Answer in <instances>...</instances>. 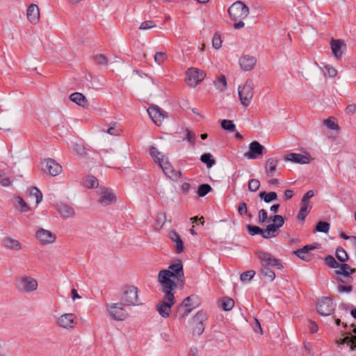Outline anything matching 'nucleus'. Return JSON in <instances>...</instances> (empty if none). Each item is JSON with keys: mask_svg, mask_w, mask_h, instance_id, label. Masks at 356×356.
Instances as JSON below:
<instances>
[{"mask_svg": "<svg viewBox=\"0 0 356 356\" xmlns=\"http://www.w3.org/2000/svg\"><path fill=\"white\" fill-rule=\"evenodd\" d=\"M325 125H326L329 129L332 130H338L339 129L337 124H336L332 120V118H329L327 120L323 121Z\"/></svg>", "mask_w": 356, "mask_h": 356, "instance_id": "bf43d9fd", "label": "nucleus"}, {"mask_svg": "<svg viewBox=\"0 0 356 356\" xmlns=\"http://www.w3.org/2000/svg\"><path fill=\"white\" fill-rule=\"evenodd\" d=\"M167 58V54L165 52L161 51L156 52L154 56V61L159 65L163 64Z\"/></svg>", "mask_w": 356, "mask_h": 356, "instance_id": "3c124183", "label": "nucleus"}, {"mask_svg": "<svg viewBox=\"0 0 356 356\" xmlns=\"http://www.w3.org/2000/svg\"><path fill=\"white\" fill-rule=\"evenodd\" d=\"M332 52L337 59L341 58L346 49V44L341 40L332 39L330 41Z\"/></svg>", "mask_w": 356, "mask_h": 356, "instance_id": "f3484780", "label": "nucleus"}, {"mask_svg": "<svg viewBox=\"0 0 356 356\" xmlns=\"http://www.w3.org/2000/svg\"><path fill=\"white\" fill-rule=\"evenodd\" d=\"M238 212L241 216L246 215L250 218L252 217V214L248 213L247 204L245 202H241L238 207Z\"/></svg>", "mask_w": 356, "mask_h": 356, "instance_id": "864d4df0", "label": "nucleus"}, {"mask_svg": "<svg viewBox=\"0 0 356 356\" xmlns=\"http://www.w3.org/2000/svg\"><path fill=\"white\" fill-rule=\"evenodd\" d=\"M318 245H319L316 243L306 245L303 248L293 251V254L303 261H309L311 259L309 251L316 249Z\"/></svg>", "mask_w": 356, "mask_h": 356, "instance_id": "4468645a", "label": "nucleus"}, {"mask_svg": "<svg viewBox=\"0 0 356 356\" xmlns=\"http://www.w3.org/2000/svg\"><path fill=\"white\" fill-rule=\"evenodd\" d=\"M35 236L43 244L52 243L56 239V236L54 234L43 228H40L36 232Z\"/></svg>", "mask_w": 356, "mask_h": 356, "instance_id": "2eb2a0df", "label": "nucleus"}, {"mask_svg": "<svg viewBox=\"0 0 356 356\" xmlns=\"http://www.w3.org/2000/svg\"><path fill=\"white\" fill-rule=\"evenodd\" d=\"M27 19L33 24H36L39 22L40 19V10L39 8L35 4H31L28 7L27 9Z\"/></svg>", "mask_w": 356, "mask_h": 356, "instance_id": "4be33fe9", "label": "nucleus"}, {"mask_svg": "<svg viewBox=\"0 0 356 356\" xmlns=\"http://www.w3.org/2000/svg\"><path fill=\"white\" fill-rule=\"evenodd\" d=\"M325 70L327 71V73L329 75V76L333 78V77H335L337 76V71L333 67L327 65L325 66Z\"/></svg>", "mask_w": 356, "mask_h": 356, "instance_id": "69168bd1", "label": "nucleus"}, {"mask_svg": "<svg viewBox=\"0 0 356 356\" xmlns=\"http://www.w3.org/2000/svg\"><path fill=\"white\" fill-rule=\"evenodd\" d=\"M205 73L197 68H189L186 72L187 80L191 86H196L205 77Z\"/></svg>", "mask_w": 356, "mask_h": 356, "instance_id": "9b49d317", "label": "nucleus"}, {"mask_svg": "<svg viewBox=\"0 0 356 356\" xmlns=\"http://www.w3.org/2000/svg\"><path fill=\"white\" fill-rule=\"evenodd\" d=\"M314 193L312 190L307 191L302 197L301 202L309 204V200L314 197Z\"/></svg>", "mask_w": 356, "mask_h": 356, "instance_id": "338daca9", "label": "nucleus"}, {"mask_svg": "<svg viewBox=\"0 0 356 356\" xmlns=\"http://www.w3.org/2000/svg\"><path fill=\"white\" fill-rule=\"evenodd\" d=\"M325 264L331 268H337L339 267V264L336 261L334 257L328 255L325 258Z\"/></svg>", "mask_w": 356, "mask_h": 356, "instance_id": "49530a36", "label": "nucleus"}, {"mask_svg": "<svg viewBox=\"0 0 356 356\" xmlns=\"http://www.w3.org/2000/svg\"><path fill=\"white\" fill-rule=\"evenodd\" d=\"M44 170H48L51 176H56L62 171V166L52 159H48L45 161V166Z\"/></svg>", "mask_w": 356, "mask_h": 356, "instance_id": "aec40b11", "label": "nucleus"}, {"mask_svg": "<svg viewBox=\"0 0 356 356\" xmlns=\"http://www.w3.org/2000/svg\"><path fill=\"white\" fill-rule=\"evenodd\" d=\"M335 256L337 259L342 263H345L348 259V254L342 248H337L335 252Z\"/></svg>", "mask_w": 356, "mask_h": 356, "instance_id": "4c0bfd02", "label": "nucleus"}, {"mask_svg": "<svg viewBox=\"0 0 356 356\" xmlns=\"http://www.w3.org/2000/svg\"><path fill=\"white\" fill-rule=\"evenodd\" d=\"M3 245L5 248L10 250H19L22 249L20 242L10 236H6L3 239Z\"/></svg>", "mask_w": 356, "mask_h": 356, "instance_id": "bb28decb", "label": "nucleus"}, {"mask_svg": "<svg viewBox=\"0 0 356 356\" xmlns=\"http://www.w3.org/2000/svg\"><path fill=\"white\" fill-rule=\"evenodd\" d=\"M169 238L170 240L176 243V252L181 253L184 250V242L181 240L179 234L175 230H172L169 232Z\"/></svg>", "mask_w": 356, "mask_h": 356, "instance_id": "393cba45", "label": "nucleus"}, {"mask_svg": "<svg viewBox=\"0 0 356 356\" xmlns=\"http://www.w3.org/2000/svg\"><path fill=\"white\" fill-rule=\"evenodd\" d=\"M264 147L257 141H253L250 144L249 151L244 154V156L249 159H256L264 154Z\"/></svg>", "mask_w": 356, "mask_h": 356, "instance_id": "ddd939ff", "label": "nucleus"}, {"mask_svg": "<svg viewBox=\"0 0 356 356\" xmlns=\"http://www.w3.org/2000/svg\"><path fill=\"white\" fill-rule=\"evenodd\" d=\"M256 254L260 260L261 266L274 267L279 270L283 268L281 261L270 253L264 250H258Z\"/></svg>", "mask_w": 356, "mask_h": 356, "instance_id": "423d86ee", "label": "nucleus"}, {"mask_svg": "<svg viewBox=\"0 0 356 356\" xmlns=\"http://www.w3.org/2000/svg\"><path fill=\"white\" fill-rule=\"evenodd\" d=\"M278 160L275 158H270L267 160L266 165H265V169L266 175L268 177H273L275 175V172L277 168Z\"/></svg>", "mask_w": 356, "mask_h": 356, "instance_id": "cd10ccee", "label": "nucleus"}, {"mask_svg": "<svg viewBox=\"0 0 356 356\" xmlns=\"http://www.w3.org/2000/svg\"><path fill=\"white\" fill-rule=\"evenodd\" d=\"M335 309V305L332 300L328 297H323L316 304V311L318 314L327 316L332 314Z\"/></svg>", "mask_w": 356, "mask_h": 356, "instance_id": "6e6552de", "label": "nucleus"}, {"mask_svg": "<svg viewBox=\"0 0 356 356\" xmlns=\"http://www.w3.org/2000/svg\"><path fill=\"white\" fill-rule=\"evenodd\" d=\"M330 229V224L327 222L319 221L316 225V230L318 232L327 233Z\"/></svg>", "mask_w": 356, "mask_h": 356, "instance_id": "a18cd8bd", "label": "nucleus"}, {"mask_svg": "<svg viewBox=\"0 0 356 356\" xmlns=\"http://www.w3.org/2000/svg\"><path fill=\"white\" fill-rule=\"evenodd\" d=\"M175 303L174 294L164 295L163 299L156 305V311L163 318L169 317L172 307Z\"/></svg>", "mask_w": 356, "mask_h": 356, "instance_id": "39448f33", "label": "nucleus"}, {"mask_svg": "<svg viewBox=\"0 0 356 356\" xmlns=\"http://www.w3.org/2000/svg\"><path fill=\"white\" fill-rule=\"evenodd\" d=\"M286 161H291L296 163L306 164L310 161V157L307 155H303L298 153H290L284 156Z\"/></svg>", "mask_w": 356, "mask_h": 356, "instance_id": "412c9836", "label": "nucleus"}, {"mask_svg": "<svg viewBox=\"0 0 356 356\" xmlns=\"http://www.w3.org/2000/svg\"><path fill=\"white\" fill-rule=\"evenodd\" d=\"M279 229L278 226H277L274 223H271L267 225L266 228L264 229V238L268 239L271 237H275L277 229Z\"/></svg>", "mask_w": 356, "mask_h": 356, "instance_id": "7c9ffc66", "label": "nucleus"}, {"mask_svg": "<svg viewBox=\"0 0 356 356\" xmlns=\"http://www.w3.org/2000/svg\"><path fill=\"white\" fill-rule=\"evenodd\" d=\"M260 187V181L257 179H252L248 181V189L251 192H256Z\"/></svg>", "mask_w": 356, "mask_h": 356, "instance_id": "8fccbe9b", "label": "nucleus"}, {"mask_svg": "<svg viewBox=\"0 0 356 356\" xmlns=\"http://www.w3.org/2000/svg\"><path fill=\"white\" fill-rule=\"evenodd\" d=\"M238 63L242 70L250 71L254 67L257 59L252 56L245 55L239 58Z\"/></svg>", "mask_w": 356, "mask_h": 356, "instance_id": "6ab92c4d", "label": "nucleus"}, {"mask_svg": "<svg viewBox=\"0 0 356 356\" xmlns=\"http://www.w3.org/2000/svg\"><path fill=\"white\" fill-rule=\"evenodd\" d=\"M207 319V316L205 312L201 310L197 312L195 316L193 318L194 323H204Z\"/></svg>", "mask_w": 356, "mask_h": 356, "instance_id": "37998d69", "label": "nucleus"}, {"mask_svg": "<svg viewBox=\"0 0 356 356\" xmlns=\"http://www.w3.org/2000/svg\"><path fill=\"white\" fill-rule=\"evenodd\" d=\"M195 326L193 328V333L197 334L198 336L201 335L204 330V323H195Z\"/></svg>", "mask_w": 356, "mask_h": 356, "instance_id": "e2e57ef3", "label": "nucleus"}, {"mask_svg": "<svg viewBox=\"0 0 356 356\" xmlns=\"http://www.w3.org/2000/svg\"><path fill=\"white\" fill-rule=\"evenodd\" d=\"M238 92L241 104L247 107L252 101L254 95V82L252 79H247L243 86H239Z\"/></svg>", "mask_w": 356, "mask_h": 356, "instance_id": "7ed1b4c3", "label": "nucleus"}, {"mask_svg": "<svg viewBox=\"0 0 356 356\" xmlns=\"http://www.w3.org/2000/svg\"><path fill=\"white\" fill-rule=\"evenodd\" d=\"M57 210L63 219L72 218L75 215L74 209L71 206L66 204L58 205Z\"/></svg>", "mask_w": 356, "mask_h": 356, "instance_id": "5701e85b", "label": "nucleus"}, {"mask_svg": "<svg viewBox=\"0 0 356 356\" xmlns=\"http://www.w3.org/2000/svg\"><path fill=\"white\" fill-rule=\"evenodd\" d=\"M311 209H312V206H310L309 204L301 202L300 209L298 213L297 218L301 221L304 220L305 219L306 216L309 213Z\"/></svg>", "mask_w": 356, "mask_h": 356, "instance_id": "c756f323", "label": "nucleus"}, {"mask_svg": "<svg viewBox=\"0 0 356 356\" xmlns=\"http://www.w3.org/2000/svg\"><path fill=\"white\" fill-rule=\"evenodd\" d=\"M172 276L169 270H161L157 276L158 282L161 286V291L164 295L174 294L175 290L177 287V283L172 280Z\"/></svg>", "mask_w": 356, "mask_h": 356, "instance_id": "f257e3e1", "label": "nucleus"}, {"mask_svg": "<svg viewBox=\"0 0 356 356\" xmlns=\"http://www.w3.org/2000/svg\"><path fill=\"white\" fill-rule=\"evenodd\" d=\"M214 85L217 89L223 91L227 87V81L225 75L221 74L215 81Z\"/></svg>", "mask_w": 356, "mask_h": 356, "instance_id": "c9c22d12", "label": "nucleus"}, {"mask_svg": "<svg viewBox=\"0 0 356 356\" xmlns=\"http://www.w3.org/2000/svg\"><path fill=\"white\" fill-rule=\"evenodd\" d=\"M186 132V139L192 145H194L195 142V134L191 132L189 129H186L185 130Z\"/></svg>", "mask_w": 356, "mask_h": 356, "instance_id": "0e129e2a", "label": "nucleus"}, {"mask_svg": "<svg viewBox=\"0 0 356 356\" xmlns=\"http://www.w3.org/2000/svg\"><path fill=\"white\" fill-rule=\"evenodd\" d=\"M254 275H255L254 270H248V271L243 272V273L241 274L240 280H241V281L244 282H248L252 278H253Z\"/></svg>", "mask_w": 356, "mask_h": 356, "instance_id": "09e8293b", "label": "nucleus"}, {"mask_svg": "<svg viewBox=\"0 0 356 356\" xmlns=\"http://www.w3.org/2000/svg\"><path fill=\"white\" fill-rule=\"evenodd\" d=\"M106 308L111 317L116 321H124L128 317V313L122 302L107 304Z\"/></svg>", "mask_w": 356, "mask_h": 356, "instance_id": "9d476101", "label": "nucleus"}, {"mask_svg": "<svg viewBox=\"0 0 356 356\" xmlns=\"http://www.w3.org/2000/svg\"><path fill=\"white\" fill-rule=\"evenodd\" d=\"M230 18L234 21L243 20L249 14V8L242 1L234 2L228 9Z\"/></svg>", "mask_w": 356, "mask_h": 356, "instance_id": "20e7f679", "label": "nucleus"}, {"mask_svg": "<svg viewBox=\"0 0 356 356\" xmlns=\"http://www.w3.org/2000/svg\"><path fill=\"white\" fill-rule=\"evenodd\" d=\"M259 277L264 282H271L275 278V273L268 266H261Z\"/></svg>", "mask_w": 356, "mask_h": 356, "instance_id": "a878e982", "label": "nucleus"}, {"mask_svg": "<svg viewBox=\"0 0 356 356\" xmlns=\"http://www.w3.org/2000/svg\"><path fill=\"white\" fill-rule=\"evenodd\" d=\"M30 195L35 197L37 204H39L42 200V194L37 187L31 188Z\"/></svg>", "mask_w": 356, "mask_h": 356, "instance_id": "603ef678", "label": "nucleus"}, {"mask_svg": "<svg viewBox=\"0 0 356 356\" xmlns=\"http://www.w3.org/2000/svg\"><path fill=\"white\" fill-rule=\"evenodd\" d=\"M116 200V197L114 193L108 189L104 190L102 192L101 197H99L98 202L104 206H107L111 204Z\"/></svg>", "mask_w": 356, "mask_h": 356, "instance_id": "b1692460", "label": "nucleus"}, {"mask_svg": "<svg viewBox=\"0 0 356 356\" xmlns=\"http://www.w3.org/2000/svg\"><path fill=\"white\" fill-rule=\"evenodd\" d=\"M149 154L153 158L154 161L159 164V161H161L162 155H163L162 152H159L156 147L151 146L149 148Z\"/></svg>", "mask_w": 356, "mask_h": 356, "instance_id": "e433bc0d", "label": "nucleus"}, {"mask_svg": "<svg viewBox=\"0 0 356 356\" xmlns=\"http://www.w3.org/2000/svg\"><path fill=\"white\" fill-rule=\"evenodd\" d=\"M258 218H259V222L261 224H263V223L266 222V221H268V217L267 211L264 209L259 210Z\"/></svg>", "mask_w": 356, "mask_h": 356, "instance_id": "052dcab7", "label": "nucleus"}, {"mask_svg": "<svg viewBox=\"0 0 356 356\" xmlns=\"http://www.w3.org/2000/svg\"><path fill=\"white\" fill-rule=\"evenodd\" d=\"M339 269L335 270V273L339 277H343L344 278H347L350 280H353V278H348V268H350V266L347 264H341L339 265Z\"/></svg>", "mask_w": 356, "mask_h": 356, "instance_id": "2f4dec72", "label": "nucleus"}, {"mask_svg": "<svg viewBox=\"0 0 356 356\" xmlns=\"http://www.w3.org/2000/svg\"><path fill=\"white\" fill-rule=\"evenodd\" d=\"M212 45L216 49H219L222 46V40L220 38V35L218 33H216L212 38Z\"/></svg>", "mask_w": 356, "mask_h": 356, "instance_id": "5fc2aeb1", "label": "nucleus"}, {"mask_svg": "<svg viewBox=\"0 0 356 356\" xmlns=\"http://www.w3.org/2000/svg\"><path fill=\"white\" fill-rule=\"evenodd\" d=\"M171 273L173 279L177 281L183 282L184 277L183 264L181 261H179L176 264H173L169 266L168 269Z\"/></svg>", "mask_w": 356, "mask_h": 356, "instance_id": "a211bd4d", "label": "nucleus"}, {"mask_svg": "<svg viewBox=\"0 0 356 356\" xmlns=\"http://www.w3.org/2000/svg\"><path fill=\"white\" fill-rule=\"evenodd\" d=\"M253 330L255 332H259L260 334L263 333L260 322L257 318H254V324Z\"/></svg>", "mask_w": 356, "mask_h": 356, "instance_id": "774afa93", "label": "nucleus"}, {"mask_svg": "<svg viewBox=\"0 0 356 356\" xmlns=\"http://www.w3.org/2000/svg\"><path fill=\"white\" fill-rule=\"evenodd\" d=\"M221 127L223 129L233 132L235 131L236 126L233 121L229 120H222L221 121Z\"/></svg>", "mask_w": 356, "mask_h": 356, "instance_id": "c03bdc74", "label": "nucleus"}, {"mask_svg": "<svg viewBox=\"0 0 356 356\" xmlns=\"http://www.w3.org/2000/svg\"><path fill=\"white\" fill-rule=\"evenodd\" d=\"M341 344H350V348L354 350L356 348V336H353L351 334L346 336L341 339Z\"/></svg>", "mask_w": 356, "mask_h": 356, "instance_id": "f704fd0d", "label": "nucleus"}, {"mask_svg": "<svg viewBox=\"0 0 356 356\" xmlns=\"http://www.w3.org/2000/svg\"><path fill=\"white\" fill-rule=\"evenodd\" d=\"M38 286L35 279L30 276H23L17 279L16 287L18 291L24 293H31L35 291Z\"/></svg>", "mask_w": 356, "mask_h": 356, "instance_id": "0eeeda50", "label": "nucleus"}, {"mask_svg": "<svg viewBox=\"0 0 356 356\" xmlns=\"http://www.w3.org/2000/svg\"><path fill=\"white\" fill-rule=\"evenodd\" d=\"M337 291L339 293H350L353 288V286L349 284V285H343V284H339L337 287Z\"/></svg>", "mask_w": 356, "mask_h": 356, "instance_id": "13d9d810", "label": "nucleus"}, {"mask_svg": "<svg viewBox=\"0 0 356 356\" xmlns=\"http://www.w3.org/2000/svg\"><path fill=\"white\" fill-rule=\"evenodd\" d=\"M70 99L72 102L76 103L80 106H84L88 103V100L86 97L81 92H76L71 94Z\"/></svg>", "mask_w": 356, "mask_h": 356, "instance_id": "c85d7f7f", "label": "nucleus"}, {"mask_svg": "<svg viewBox=\"0 0 356 356\" xmlns=\"http://www.w3.org/2000/svg\"><path fill=\"white\" fill-rule=\"evenodd\" d=\"M212 190L210 185L207 184H201L197 189V195L199 197H204Z\"/></svg>", "mask_w": 356, "mask_h": 356, "instance_id": "79ce46f5", "label": "nucleus"}, {"mask_svg": "<svg viewBox=\"0 0 356 356\" xmlns=\"http://www.w3.org/2000/svg\"><path fill=\"white\" fill-rule=\"evenodd\" d=\"M166 221V216L164 213H158L155 222V226L156 227L161 229L164 225L165 222Z\"/></svg>", "mask_w": 356, "mask_h": 356, "instance_id": "de8ad7c7", "label": "nucleus"}, {"mask_svg": "<svg viewBox=\"0 0 356 356\" xmlns=\"http://www.w3.org/2000/svg\"><path fill=\"white\" fill-rule=\"evenodd\" d=\"M95 62L97 64V65H106L107 63H108V60H107V58L105 55L104 54H97V55H95L93 58Z\"/></svg>", "mask_w": 356, "mask_h": 356, "instance_id": "4d7b16f0", "label": "nucleus"}, {"mask_svg": "<svg viewBox=\"0 0 356 356\" xmlns=\"http://www.w3.org/2000/svg\"><path fill=\"white\" fill-rule=\"evenodd\" d=\"M200 161L207 165V168H211L216 163L213 156L210 153H204L200 157Z\"/></svg>", "mask_w": 356, "mask_h": 356, "instance_id": "72a5a7b5", "label": "nucleus"}, {"mask_svg": "<svg viewBox=\"0 0 356 356\" xmlns=\"http://www.w3.org/2000/svg\"><path fill=\"white\" fill-rule=\"evenodd\" d=\"M84 183H85V185L88 188H96L98 186L97 179L92 175H90V176L87 177L86 179H85Z\"/></svg>", "mask_w": 356, "mask_h": 356, "instance_id": "a19ab883", "label": "nucleus"}, {"mask_svg": "<svg viewBox=\"0 0 356 356\" xmlns=\"http://www.w3.org/2000/svg\"><path fill=\"white\" fill-rule=\"evenodd\" d=\"M259 197L264 200L266 203L277 200V195L275 192L266 193L265 191H261L259 193Z\"/></svg>", "mask_w": 356, "mask_h": 356, "instance_id": "473e14b6", "label": "nucleus"}, {"mask_svg": "<svg viewBox=\"0 0 356 356\" xmlns=\"http://www.w3.org/2000/svg\"><path fill=\"white\" fill-rule=\"evenodd\" d=\"M139 290L134 286H126L122 289L120 301L124 306H138L142 305L138 298Z\"/></svg>", "mask_w": 356, "mask_h": 356, "instance_id": "f03ea898", "label": "nucleus"}, {"mask_svg": "<svg viewBox=\"0 0 356 356\" xmlns=\"http://www.w3.org/2000/svg\"><path fill=\"white\" fill-rule=\"evenodd\" d=\"M234 306V301L233 299L225 297L222 300V307L225 311H230Z\"/></svg>", "mask_w": 356, "mask_h": 356, "instance_id": "ea45409f", "label": "nucleus"}, {"mask_svg": "<svg viewBox=\"0 0 356 356\" xmlns=\"http://www.w3.org/2000/svg\"><path fill=\"white\" fill-rule=\"evenodd\" d=\"M247 229L248 231L249 234H250L251 236L260 234L264 238V229H262L256 225H247Z\"/></svg>", "mask_w": 356, "mask_h": 356, "instance_id": "58836bf2", "label": "nucleus"}, {"mask_svg": "<svg viewBox=\"0 0 356 356\" xmlns=\"http://www.w3.org/2000/svg\"><path fill=\"white\" fill-rule=\"evenodd\" d=\"M156 26V24L154 21L148 20L141 23L140 29L147 30Z\"/></svg>", "mask_w": 356, "mask_h": 356, "instance_id": "680f3d73", "label": "nucleus"}, {"mask_svg": "<svg viewBox=\"0 0 356 356\" xmlns=\"http://www.w3.org/2000/svg\"><path fill=\"white\" fill-rule=\"evenodd\" d=\"M16 199L17 200L19 206H20L19 210L21 212H27L30 210V207L24 202V200L21 197L17 196L16 197Z\"/></svg>", "mask_w": 356, "mask_h": 356, "instance_id": "6e6d98bb", "label": "nucleus"}, {"mask_svg": "<svg viewBox=\"0 0 356 356\" xmlns=\"http://www.w3.org/2000/svg\"><path fill=\"white\" fill-rule=\"evenodd\" d=\"M147 113L157 126L161 124L162 121L166 118V113L157 106H152L147 109Z\"/></svg>", "mask_w": 356, "mask_h": 356, "instance_id": "f8f14e48", "label": "nucleus"}, {"mask_svg": "<svg viewBox=\"0 0 356 356\" xmlns=\"http://www.w3.org/2000/svg\"><path fill=\"white\" fill-rule=\"evenodd\" d=\"M159 165L162 169L163 173L170 179L176 181L181 177V172L180 171L175 170L169 162L168 158L166 156L162 155L161 161H159Z\"/></svg>", "mask_w": 356, "mask_h": 356, "instance_id": "1a4fd4ad", "label": "nucleus"}, {"mask_svg": "<svg viewBox=\"0 0 356 356\" xmlns=\"http://www.w3.org/2000/svg\"><path fill=\"white\" fill-rule=\"evenodd\" d=\"M57 323L59 326L64 328L74 327L76 322V316L74 314H65L60 316L58 320Z\"/></svg>", "mask_w": 356, "mask_h": 356, "instance_id": "dca6fc26", "label": "nucleus"}]
</instances>
